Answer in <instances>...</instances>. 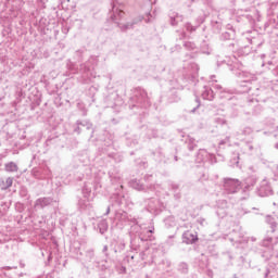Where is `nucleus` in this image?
<instances>
[{
  "label": "nucleus",
  "mask_w": 278,
  "mask_h": 278,
  "mask_svg": "<svg viewBox=\"0 0 278 278\" xmlns=\"http://www.w3.org/2000/svg\"><path fill=\"white\" fill-rule=\"evenodd\" d=\"M185 240L187 241V244H194L197 240H199V236L197 235V231H186L185 232Z\"/></svg>",
  "instance_id": "nucleus-1"
},
{
  "label": "nucleus",
  "mask_w": 278,
  "mask_h": 278,
  "mask_svg": "<svg viewBox=\"0 0 278 278\" xmlns=\"http://www.w3.org/2000/svg\"><path fill=\"white\" fill-rule=\"evenodd\" d=\"M5 170H8V173H16L18 166H16L15 163H9L5 165Z\"/></svg>",
  "instance_id": "nucleus-2"
},
{
  "label": "nucleus",
  "mask_w": 278,
  "mask_h": 278,
  "mask_svg": "<svg viewBox=\"0 0 278 278\" xmlns=\"http://www.w3.org/2000/svg\"><path fill=\"white\" fill-rule=\"evenodd\" d=\"M8 184H10V186H12V179H9V180H8Z\"/></svg>",
  "instance_id": "nucleus-3"
}]
</instances>
